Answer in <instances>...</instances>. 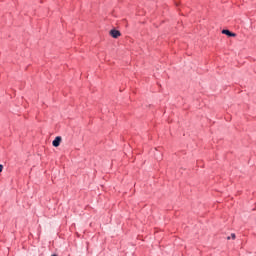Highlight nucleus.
<instances>
[{"instance_id": "nucleus-4", "label": "nucleus", "mask_w": 256, "mask_h": 256, "mask_svg": "<svg viewBox=\"0 0 256 256\" xmlns=\"http://www.w3.org/2000/svg\"><path fill=\"white\" fill-rule=\"evenodd\" d=\"M231 238L234 240L236 238V235L234 233H232Z\"/></svg>"}, {"instance_id": "nucleus-2", "label": "nucleus", "mask_w": 256, "mask_h": 256, "mask_svg": "<svg viewBox=\"0 0 256 256\" xmlns=\"http://www.w3.org/2000/svg\"><path fill=\"white\" fill-rule=\"evenodd\" d=\"M61 141H62V138L60 136L54 138V140L52 141V146L53 147H59Z\"/></svg>"}, {"instance_id": "nucleus-5", "label": "nucleus", "mask_w": 256, "mask_h": 256, "mask_svg": "<svg viewBox=\"0 0 256 256\" xmlns=\"http://www.w3.org/2000/svg\"><path fill=\"white\" fill-rule=\"evenodd\" d=\"M3 171V165L0 164V173Z\"/></svg>"}, {"instance_id": "nucleus-1", "label": "nucleus", "mask_w": 256, "mask_h": 256, "mask_svg": "<svg viewBox=\"0 0 256 256\" xmlns=\"http://www.w3.org/2000/svg\"><path fill=\"white\" fill-rule=\"evenodd\" d=\"M110 35H111L114 39H117V38L121 37L122 34H121V32H119V30L113 29V30L110 31Z\"/></svg>"}, {"instance_id": "nucleus-7", "label": "nucleus", "mask_w": 256, "mask_h": 256, "mask_svg": "<svg viewBox=\"0 0 256 256\" xmlns=\"http://www.w3.org/2000/svg\"><path fill=\"white\" fill-rule=\"evenodd\" d=\"M52 256H57V255H52Z\"/></svg>"}, {"instance_id": "nucleus-3", "label": "nucleus", "mask_w": 256, "mask_h": 256, "mask_svg": "<svg viewBox=\"0 0 256 256\" xmlns=\"http://www.w3.org/2000/svg\"><path fill=\"white\" fill-rule=\"evenodd\" d=\"M222 33L225 34V35H227L228 37H236V34H235V33H232V32H230V31L227 30V29H224V30L222 31Z\"/></svg>"}, {"instance_id": "nucleus-6", "label": "nucleus", "mask_w": 256, "mask_h": 256, "mask_svg": "<svg viewBox=\"0 0 256 256\" xmlns=\"http://www.w3.org/2000/svg\"><path fill=\"white\" fill-rule=\"evenodd\" d=\"M227 239H228V240H230V239H231V237H228Z\"/></svg>"}]
</instances>
